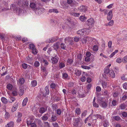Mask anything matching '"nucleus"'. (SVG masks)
Wrapping results in <instances>:
<instances>
[{
    "label": "nucleus",
    "instance_id": "obj_26",
    "mask_svg": "<svg viewBox=\"0 0 127 127\" xmlns=\"http://www.w3.org/2000/svg\"><path fill=\"white\" fill-rule=\"evenodd\" d=\"M79 19L81 21H85L86 20L87 17L84 16H80Z\"/></svg>",
    "mask_w": 127,
    "mask_h": 127
},
{
    "label": "nucleus",
    "instance_id": "obj_46",
    "mask_svg": "<svg viewBox=\"0 0 127 127\" xmlns=\"http://www.w3.org/2000/svg\"><path fill=\"white\" fill-rule=\"evenodd\" d=\"M57 87V85L54 83H51L50 85V87L52 89H55Z\"/></svg>",
    "mask_w": 127,
    "mask_h": 127
},
{
    "label": "nucleus",
    "instance_id": "obj_55",
    "mask_svg": "<svg viewBox=\"0 0 127 127\" xmlns=\"http://www.w3.org/2000/svg\"><path fill=\"white\" fill-rule=\"evenodd\" d=\"M12 85L10 84H9L7 85V88L9 90H11L12 89Z\"/></svg>",
    "mask_w": 127,
    "mask_h": 127
},
{
    "label": "nucleus",
    "instance_id": "obj_44",
    "mask_svg": "<svg viewBox=\"0 0 127 127\" xmlns=\"http://www.w3.org/2000/svg\"><path fill=\"white\" fill-rule=\"evenodd\" d=\"M98 47L97 45H94L93 47V49L95 51H96L98 50Z\"/></svg>",
    "mask_w": 127,
    "mask_h": 127
},
{
    "label": "nucleus",
    "instance_id": "obj_37",
    "mask_svg": "<svg viewBox=\"0 0 127 127\" xmlns=\"http://www.w3.org/2000/svg\"><path fill=\"white\" fill-rule=\"evenodd\" d=\"M101 84L103 88L104 89L106 88L107 85V83L104 81H102Z\"/></svg>",
    "mask_w": 127,
    "mask_h": 127
},
{
    "label": "nucleus",
    "instance_id": "obj_17",
    "mask_svg": "<svg viewBox=\"0 0 127 127\" xmlns=\"http://www.w3.org/2000/svg\"><path fill=\"white\" fill-rule=\"evenodd\" d=\"M60 44V43L59 42H56L53 45V48L54 49L57 50L58 49L59 46V45Z\"/></svg>",
    "mask_w": 127,
    "mask_h": 127
},
{
    "label": "nucleus",
    "instance_id": "obj_49",
    "mask_svg": "<svg viewBox=\"0 0 127 127\" xmlns=\"http://www.w3.org/2000/svg\"><path fill=\"white\" fill-rule=\"evenodd\" d=\"M61 47L62 49H65L66 47V45L65 44L63 43H62L61 44Z\"/></svg>",
    "mask_w": 127,
    "mask_h": 127
},
{
    "label": "nucleus",
    "instance_id": "obj_31",
    "mask_svg": "<svg viewBox=\"0 0 127 127\" xmlns=\"http://www.w3.org/2000/svg\"><path fill=\"white\" fill-rule=\"evenodd\" d=\"M28 98L27 97L25 98L24 100L22 103V105L24 106L27 103L28 101Z\"/></svg>",
    "mask_w": 127,
    "mask_h": 127
},
{
    "label": "nucleus",
    "instance_id": "obj_34",
    "mask_svg": "<svg viewBox=\"0 0 127 127\" xmlns=\"http://www.w3.org/2000/svg\"><path fill=\"white\" fill-rule=\"evenodd\" d=\"M37 84V82L36 80H33L31 82V85L33 87H35Z\"/></svg>",
    "mask_w": 127,
    "mask_h": 127
},
{
    "label": "nucleus",
    "instance_id": "obj_64",
    "mask_svg": "<svg viewBox=\"0 0 127 127\" xmlns=\"http://www.w3.org/2000/svg\"><path fill=\"white\" fill-rule=\"evenodd\" d=\"M30 125H31V127H37L36 124L34 122L32 123Z\"/></svg>",
    "mask_w": 127,
    "mask_h": 127
},
{
    "label": "nucleus",
    "instance_id": "obj_23",
    "mask_svg": "<svg viewBox=\"0 0 127 127\" xmlns=\"http://www.w3.org/2000/svg\"><path fill=\"white\" fill-rule=\"evenodd\" d=\"M33 121L32 119L31 118H30L27 119V124L28 126L30 125L31 124V123Z\"/></svg>",
    "mask_w": 127,
    "mask_h": 127
},
{
    "label": "nucleus",
    "instance_id": "obj_8",
    "mask_svg": "<svg viewBox=\"0 0 127 127\" xmlns=\"http://www.w3.org/2000/svg\"><path fill=\"white\" fill-rule=\"evenodd\" d=\"M47 107H42L40 108L39 112L40 113L42 114L47 111Z\"/></svg>",
    "mask_w": 127,
    "mask_h": 127
},
{
    "label": "nucleus",
    "instance_id": "obj_39",
    "mask_svg": "<svg viewBox=\"0 0 127 127\" xmlns=\"http://www.w3.org/2000/svg\"><path fill=\"white\" fill-rule=\"evenodd\" d=\"M63 77L64 79H67L68 77V74L66 73H63Z\"/></svg>",
    "mask_w": 127,
    "mask_h": 127
},
{
    "label": "nucleus",
    "instance_id": "obj_61",
    "mask_svg": "<svg viewBox=\"0 0 127 127\" xmlns=\"http://www.w3.org/2000/svg\"><path fill=\"white\" fill-rule=\"evenodd\" d=\"M101 90V87L99 86H97L96 88V91L97 92H100Z\"/></svg>",
    "mask_w": 127,
    "mask_h": 127
},
{
    "label": "nucleus",
    "instance_id": "obj_32",
    "mask_svg": "<svg viewBox=\"0 0 127 127\" xmlns=\"http://www.w3.org/2000/svg\"><path fill=\"white\" fill-rule=\"evenodd\" d=\"M96 116L97 119L99 118L101 120H103L104 118V116H102L100 114H96Z\"/></svg>",
    "mask_w": 127,
    "mask_h": 127
},
{
    "label": "nucleus",
    "instance_id": "obj_54",
    "mask_svg": "<svg viewBox=\"0 0 127 127\" xmlns=\"http://www.w3.org/2000/svg\"><path fill=\"white\" fill-rule=\"evenodd\" d=\"M67 62L69 63V64H70L73 63V61L72 59H68V60Z\"/></svg>",
    "mask_w": 127,
    "mask_h": 127
},
{
    "label": "nucleus",
    "instance_id": "obj_35",
    "mask_svg": "<svg viewBox=\"0 0 127 127\" xmlns=\"http://www.w3.org/2000/svg\"><path fill=\"white\" fill-rule=\"evenodd\" d=\"M91 119L93 120V122L95 123L96 122L95 120L97 119L96 115H93L92 116Z\"/></svg>",
    "mask_w": 127,
    "mask_h": 127
},
{
    "label": "nucleus",
    "instance_id": "obj_33",
    "mask_svg": "<svg viewBox=\"0 0 127 127\" xmlns=\"http://www.w3.org/2000/svg\"><path fill=\"white\" fill-rule=\"evenodd\" d=\"M41 70L43 72H45V74L44 75H46L47 73L48 72L47 70H46V67L44 66H42L41 67Z\"/></svg>",
    "mask_w": 127,
    "mask_h": 127
},
{
    "label": "nucleus",
    "instance_id": "obj_47",
    "mask_svg": "<svg viewBox=\"0 0 127 127\" xmlns=\"http://www.w3.org/2000/svg\"><path fill=\"white\" fill-rule=\"evenodd\" d=\"M118 100H116V99H114L112 101V104L113 106H115L117 104V101Z\"/></svg>",
    "mask_w": 127,
    "mask_h": 127
},
{
    "label": "nucleus",
    "instance_id": "obj_27",
    "mask_svg": "<svg viewBox=\"0 0 127 127\" xmlns=\"http://www.w3.org/2000/svg\"><path fill=\"white\" fill-rule=\"evenodd\" d=\"M75 112L77 115H80L81 113V111L80 109L79 108H77L76 109Z\"/></svg>",
    "mask_w": 127,
    "mask_h": 127
},
{
    "label": "nucleus",
    "instance_id": "obj_9",
    "mask_svg": "<svg viewBox=\"0 0 127 127\" xmlns=\"http://www.w3.org/2000/svg\"><path fill=\"white\" fill-rule=\"evenodd\" d=\"M67 3L69 4H71L70 6L71 7H73L75 5L76 2L73 1L72 0H67Z\"/></svg>",
    "mask_w": 127,
    "mask_h": 127
},
{
    "label": "nucleus",
    "instance_id": "obj_28",
    "mask_svg": "<svg viewBox=\"0 0 127 127\" xmlns=\"http://www.w3.org/2000/svg\"><path fill=\"white\" fill-rule=\"evenodd\" d=\"M1 101L3 103L7 104L8 102V101L7 99L4 97H2L1 98Z\"/></svg>",
    "mask_w": 127,
    "mask_h": 127
},
{
    "label": "nucleus",
    "instance_id": "obj_56",
    "mask_svg": "<svg viewBox=\"0 0 127 127\" xmlns=\"http://www.w3.org/2000/svg\"><path fill=\"white\" fill-rule=\"evenodd\" d=\"M22 65V67L25 69H26L28 67V65L25 63L23 64Z\"/></svg>",
    "mask_w": 127,
    "mask_h": 127
},
{
    "label": "nucleus",
    "instance_id": "obj_4",
    "mask_svg": "<svg viewBox=\"0 0 127 127\" xmlns=\"http://www.w3.org/2000/svg\"><path fill=\"white\" fill-rule=\"evenodd\" d=\"M94 20L93 19L90 18L87 21L86 23L89 28H91L94 26Z\"/></svg>",
    "mask_w": 127,
    "mask_h": 127
},
{
    "label": "nucleus",
    "instance_id": "obj_62",
    "mask_svg": "<svg viewBox=\"0 0 127 127\" xmlns=\"http://www.w3.org/2000/svg\"><path fill=\"white\" fill-rule=\"evenodd\" d=\"M56 112L58 115H60L61 113V110L60 109H58L57 110Z\"/></svg>",
    "mask_w": 127,
    "mask_h": 127
},
{
    "label": "nucleus",
    "instance_id": "obj_19",
    "mask_svg": "<svg viewBox=\"0 0 127 127\" xmlns=\"http://www.w3.org/2000/svg\"><path fill=\"white\" fill-rule=\"evenodd\" d=\"M112 119L114 120L119 121L121 120V118L119 116H115L112 117Z\"/></svg>",
    "mask_w": 127,
    "mask_h": 127
},
{
    "label": "nucleus",
    "instance_id": "obj_53",
    "mask_svg": "<svg viewBox=\"0 0 127 127\" xmlns=\"http://www.w3.org/2000/svg\"><path fill=\"white\" fill-rule=\"evenodd\" d=\"M17 90H15V91H13L12 92V94L14 96H15L17 95L18 94V92H17Z\"/></svg>",
    "mask_w": 127,
    "mask_h": 127
},
{
    "label": "nucleus",
    "instance_id": "obj_58",
    "mask_svg": "<svg viewBox=\"0 0 127 127\" xmlns=\"http://www.w3.org/2000/svg\"><path fill=\"white\" fill-rule=\"evenodd\" d=\"M40 65L39 62L37 61H35L34 63V65L36 67Z\"/></svg>",
    "mask_w": 127,
    "mask_h": 127
},
{
    "label": "nucleus",
    "instance_id": "obj_22",
    "mask_svg": "<svg viewBox=\"0 0 127 127\" xmlns=\"http://www.w3.org/2000/svg\"><path fill=\"white\" fill-rule=\"evenodd\" d=\"M14 125V122H10L8 123L6 125V127H13Z\"/></svg>",
    "mask_w": 127,
    "mask_h": 127
},
{
    "label": "nucleus",
    "instance_id": "obj_7",
    "mask_svg": "<svg viewBox=\"0 0 127 127\" xmlns=\"http://www.w3.org/2000/svg\"><path fill=\"white\" fill-rule=\"evenodd\" d=\"M45 9L43 8H39L35 10V13L36 14H40L43 12Z\"/></svg>",
    "mask_w": 127,
    "mask_h": 127
},
{
    "label": "nucleus",
    "instance_id": "obj_29",
    "mask_svg": "<svg viewBox=\"0 0 127 127\" xmlns=\"http://www.w3.org/2000/svg\"><path fill=\"white\" fill-rule=\"evenodd\" d=\"M34 122L38 124L39 125V126H41L42 124L41 120L38 119H35L34 121Z\"/></svg>",
    "mask_w": 127,
    "mask_h": 127
},
{
    "label": "nucleus",
    "instance_id": "obj_11",
    "mask_svg": "<svg viewBox=\"0 0 127 127\" xmlns=\"http://www.w3.org/2000/svg\"><path fill=\"white\" fill-rule=\"evenodd\" d=\"M112 13V11L110 10L108 13L107 17L108 20H109L112 19L113 16Z\"/></svg>",
    "mask_w": 127,
    "mask_h": 127
},
{
    "label": "nucleus",
    "instance_id": "obj_51",
    "mask_svg": "<svg viewBox=\"0 0 127 127\" xmlns=\"http://www.w3.org/2000/svg\"><path fill=\"white\" fill-rule=\"evenodd\" d=\"M126 106L125 105V104H121V105L120 106V107L122 109H124Z\"/></svg>",
    "mask_w": 127,
    "mask_h": 127
},
{
    "label": "nucleus",
    "instance_id": "obj_63",
    "mask_svg": "<svg viewBox=\"0 0 127 127\" xmlns=\"http://www.w3.org/2000/svg\"><path fill=\"white\" fill-rule=\"evenodd\" d=\"M9 117V114L8 112H6L5 115V117L6 119H7Z\"/></svg>",
    "mask_w": 127,
    "mask_h": 127
},
{
    "label": "nucleus",
    "instance_id": "obj_3",
    "mask_svg": "<svg viewBox=\"0 0 127 127\" xmlns=\"http://www.w3.org/2000/svg\"><path fill=\"white\" fill-rule=\"evenodd\" d=\"M11 8L13 9V11L14 13H16L17 11V10L18 9V12L19 14L20 13L22 12V9L19 8H18L15 4H11Z\"/></svg>",
    "mask_w": 127,
    "mask_h": 127
},
{
    "label": "nucleus",
    "instance_id": "obj_2",
    "mask_svg": "<svg viewBox=\"0 0 127 127\" xmlns=\"http://www.w3.org/2000/svg\"><path fill=\"white\" fill-rule=\"evenodd\" d=\"M108 101L106 99L101 97L98 98L97 100V102L101 107L106 108L108 106Z\"/></svg>",
    "mask_w": 127,
    "mask_h": 127
},
{
    "label": "nucleus",
    "instance_id": "obj_24",
    "mask_svg": "<svg viewBox=\"0 0 127 127\" xmlns=\"http://www.w3.org/2000/svg\"><path fill=\"white\" fill-rule=\"evenodd\" d=\"M24 93V90L22 88H20L19 93L20 96H22Z\"/></svg>",
    "mask_w": 127,
    "mask_h": 127
},
{
    "label": "nucleus",
    "instance_id": "obj_21",
    "mask_svg": "<svg viewBox=\"0 0 127 127\" xmlns=\"http://www.w3.org/2000/svg\"><path fill=\"white\" fill-rule=\"evenodd\" d=\"M123 96L122 97V99L125 100L127 99V92H124L123 94Z\"/></svg>",
    "mask_w": 127,
    "mask_h": 127
},
{
    "label": "nucleus",
    "instance_id": "obj_45",
    "mask_svg": "<svg viewBox=\"0 0 127 127\" xmlns=\"http://www.w3.org/2000/svg\"><path fill=\"white\" fill-rule=\"evenodd\" d=\"M70 14L75 17H78L80 15V14L79 13H74L72 12L70 13Z\"/></svg>",
    "mask_w": 127,
    "mask_h": 127
},
{
    "label": "nucleus",
    "instance_id": "obj_50",
    "mask_svg": "<svg viewBox=\"0 0 127 127\" xmlns=\"http://www.w3.org/2000/svg\"><path fill=\"white\" fill-rule=\"evenodd\" d=\"M123 62L124 63L127 62V55L125 56L123 59Z\"/></svg>",
    "mask_w": 127,
    "mask_h": 127
},
{
    "label": "nucleus",
    "instance_id": "obj_57",
    "mask_svg": "<svg viewBox=\"0 0 127 127\" xmlns=\"http://www.w3.org/2000/svg\"><path fill=\"white\" fill-rule=\"evenodd\" d=\"M108 125V122L106 120L103 123V126L104 127H106Z\"/></svg>",
    "mask_w": 127,
    "mask_h": 127
},
{
    "label": "nucleus",
    "instance_id": "obj_48",
    "mask_svg": "<svg viewBox=\"0 0 127 127\" xmlns=\"http://www.w3.org/2000/svg\"><path fill=\"white\" fill-rule=\"evenodd\" d=\"M116 61L117 63H120L123 62V59L120 58H118L117 59Z\"/></svg>",
    "mask_w": 127,
    "mask_h": 127
},
{
    "label": "nucleus",
    "instance_id": "obj_38",
    "mask_svg": "<svg viewBox=\"0 0 127 127\" xmlns=\"http://www.w3.org/2000/svg\"><path fill=\"white\" fill-rule=\"evenodd\" d=\"M65 66V65L64 63H60L59 65V69H61L62 68L64 67Z\"/></svg>",
    "mask_w": 127,
    "mask_h": 127
},
{
    "label": "nucleus",
    "instance_id": "obj_25",
    "mask_svg": "<svg viewBox=\"0 0 127 127\" xmlns=\"http://www.w3.org/2000/svg\"><path fill=\"white\" fill-rule=\"evenodd\" d=\"M36 6V3L33 2L31 3L30 5V7L32 8H35Z\"/></svg>",
    "mask_w": 127,
    "mask_h": 127
},
{
    "label": "nucleus",
    "instance_id": "obj_16",
    "mask_svg": "<svg viewBox=\"0 0 127 127\" xmlns=\"http://www.w3.org/2000/svg\"><path fill=\"white\" fill-rule=\"evenodd\" d=\"M83 29L84 31L83 32L84 34H88L90 32V30L89 29L84 28Z\"/></svg>",
    "mask_w": 127,
    "mask_h": 127
},
{
    "label": "nucleus",
    "instance_id": "obj_18",
    "mask_svg": "<svg viewBox=\"0 0 127 127\" xmlns=\"http://www.w3.org/2000/svg\"><path fill=\"white\" fill-rule=\"evenodd\" d=\"M57 119V118L56 115H52L51 119L50 120L51 122H54Z\"/></svg>",
    "mask_w": 127,
    "mask_h": 127
},
{
    "label": "nucleus",
    "instance_id": "obj_59",
    "mask_svg": "<svg viewBox=\"0 0 127 127\" xmlns=\"http://www.w3.org/2000/svg\"><path fill=\"white\" fill-rule=\"evenodd\" d=\"M29 47L31 49H33L35 48V46L33 44H30Z\"/></svg>",
    "mask_w": 127,
    "mask_h": 127
},
{
    "label": "nucleus",
    "instance_id": "obj_36",
    "mask_svg": "<svg viewBox=\"0 0 127 127\" xmlns=\"http://www.w3.org/2000/svg\"><path fill=\"white\" fill-rule=\"evenodd\" d=\"M91 37H90L88 36L86 37V39L85 38H84L82 39V43H86V42L87 40L88 41H90L89 39H91Z\"/></svg>",
    "mask_w": 127,
    "mask_h": 127
},
{
    "label": "nucleus",
    "instance_id": "obj_12",
    "mask_svg": "<svg viewBox=\"0 0 127 127\" xmlns=\"http://www.w3.org/2000/svg\"><path fill=\"white\" fill-rule=\"evenodd\" d=\"M81 120L80 118H75L74 119L75 125L76 127H78V124L80 122V120Z\"/></svg>",
    "mask_w": 127,
    "mask_h": 127
},
{
    "label": "nucleus",
    "instance_id": "obj_6",
    "mask_svg": "<svg viewBox=\"0 0 127 127\" xmlns=\"http://www.w3.org/2000/svg\"><path fill=\"white\" fill-rule=\"evenodd\" d=\"M49 93V89L47 86L45 87V88L44 91L42 93V95L43 96L45 97L46 95H48Z\"/></svg>",
    "mask_w": 127,
    "mask_h": 127
},
{
    "label": "nucleus",
    "instance_id": "obj_52",
    "mask_svg": "<svg viewBox=\"0 0 127 127\" xmlns=\"http://www.w3.org/2000/svg\"><path fill=\"white\" fill-rule=\"evenodd\" d=\"M121 114L124 117H127V112H123L121 113Z\"/></svg>",
    "mask_w": 127,
    "mask_h": 127
},
{
    "label": "nucleus",
    "instance_id": "obj_13",
    "mask_svg": "<svg viewBox=\"0 0 127 127\" xmlns=\"http://www.w3.org/2000/svg\"><path fill=\"white\" fill-rule=\"evenodd\" d=\"M48 114H45L42 117H41V119L43 121H47L48 119Z\"/></svg>",
    "mask_w": 127,
    "mask_h": 127
},
{
    "label": "nucleus",
    "instance_id": "obj_60",
    "mask_svg": "<svg viewBox=\"0 0 127 127\" xmlns=\"http://www.w3.org/2000/svg\"><path fill=\"white\" fill-rule=\"evenodd\" d=\"M93 105L95 107L98 108L99 106L98 104L95 102H93Z\"/></svg>",
    "mask_w": 127,
    "mask_h": 127
},
{
    "label": "nucleus",
    "instance_id": "obj_41",
    "mask_svg": "<svg viewBox=\"0 0 127 127\" xmlns=\"http://www.w3.org/2000/svg\"><path fill=\"white\" fill-rule=\"evenodd\" d=\"M118 52V50H116L114 52H113L110 55V58H111L113 56H114L115 54L117 53Z\"/></svg>",
    "mask_w": 127,
    "mask_h": 127
},
{
    "label": "nucleus",
    "instance_id": "obj_40",
    "mask_svg": "<svg viewBox=\"0 0 127 127\" xmlns=\"http://www.w3.org/2000/svg\"><path fill=\"white\" fill-rule=\"evenodd\" d=\"M64 40L65 43H67L70 41H71V38L70 37H67L65 38Z\"/></svg>",
    "mask_w": 127,
    "mask_h": 127
},
{
    "label": "nucleus",
    "instance_id": "obj_5",
    "mask_svg": "<svg viewBox=\"0 0 127 127\" xmlns=\"http://www.w3.org/2000/svg\"><path fill=\"white\" fill-rule=\"evenodd\" d=\"M79 11L83 13H85L87 11V7L85 6L81 5L78 8Z\"/></svg>",
    "mask_w": 127,
    "mask_h": 127
},
{
    "label": "nucleus",
    "instance_id": "obj_30",
    "mask_svg": "<svg viewBox=\"0 0 127 127\" xmlns=\"http://www.w3.org/2000/svg\"><path fill=\"white\" fill-rule=\"evenodd\" d=\"M84 30L83 29H82L78 30L77 32V33L78 34H80V35H84L83 33Z\"/></svg>",
    "mask_w": 127,
    "mask_h": 127
},
{
    "label": "nucleus",
    "instance_id": "obj_14",
    "mask_svg": "<svg viewBox=\"0 0 127 127\" xmlns=\"http://www.w3.org/2000/svg\"><path fill=\"white\" fill-rule=\"evenodd\" d=\"M18 106V105L17 103H14L12 108L11 111L13 112H14L16 110Z\"/></svg>",
    "mask_w": 127,
    "mask_h": 127
},
{
    "label": "nucleus",
    "instance_id": "obj_1",
    "mask_svg": "<svg viewBox=\"0 0 127 127\" xmlns=\"http://www.w3.org/2000/svg\"><path fill=\"white\" fill-rule=\"evenodd\" d=\"M110 76L112 78H114L115 74L113 70L111 69H109V68L105 69L103 76L104 77L107 78L108 76Z\"/></svg>",
    "mask_w": 127,
    "mask_h": 127
},
{
    "label": "nucleus",
    "instance_id": "obj_20",
    "mask_svg": "<svg viewBox=\"0 0 127 127\" xmlns=\"http://www.w3.org/2000/svg\"><path fill=\"white\" fill-rule=\"evenodd\" d=\"M25 82V80L23 78H21L19 79L18 81V83H19L21 85L23 84Z\"/></svg>",
    "mask_w": 127,
    "mask_h": 127
},
{
    "label": "nucleus",
    "instance_id": "obj_15",
    "mask_svg": "<svg viewBox=\"0 0 127 127\" xmlns=\"http://www.w3.org/2000/svg\"><path fill=\"white\" fill-rule=\"evenodd\" d=\"M57 58H58L56 56L51 58L52 62L53 64H56L58 63V61Z\"/></svg>",
    "mask_w": 127,
    "mask_h": 127
},
{
    "label": "nucleus",
    "instance_id": "obj_10",
    "mask_svg": "<svg viewBox=\"0 0 127 127\" xmlns=\"http://www.w3.org/2000/svg\"><path fill=\"white\" fill-rule=\"evenodd\" d=\"M119 94V92H115L113 94V96L114 99H116V100H118V96Z\"/></svg>",
    "mask_w": 127,
    "mask_h": 127
},
{
    "label": "nucleus",
    "instance_id": "obj_42",
    "mask_svg": "<svg viewBox=\"0 0 127 127\" xmlns=\"http://www.w3.org/2000/svg\"><path fill=\"white\" fill-rule=\"evenodd\" d=\"M81 73V71L80 70H77L75 71V74L77 76H80Z\"/></svg>",
    "mask_w": 127,
    "mask_h": 127
},
{
    "label": "nucleus",
    "instance_id": "obj_43",
    "mask_svg": "<svg viewBox=\"0 0 127 127\" xmlns=\"http://www.w3.org/2000/svg\"><path fill=\"white\" fill-rule=\"evenodd\" d=\"M41 62L44 63L45 65H47L48 64V63L47 61L43 59L41 60Z\"/></svg>",
    "mask_w": 127,
    "mask_h": 127
}]
</instances>
